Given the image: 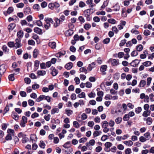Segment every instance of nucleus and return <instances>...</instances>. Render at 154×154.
<instances>
[{"label":"nucleus","mask_w":154,"mask_h":154,"mask_svg":"<svg viewBox=\"0 0 154 154\" xmlns=\"http://www.w3.org/2000/svg\"><path fill=\"white\" fill-rule=\"evenodd\" d=\"M107 68V66L106 65H104L101 66L100 71L102 72L103 75H105L106 74V73L105 71L106 70Z\"/></svg>","instance_id":"nucleus-1"},{"label":"nucleus","mask_w":154,"mask_h":154,"mask_svg":"<svg viewBox=\"0 0 154 154\" xmlns=\"http://www.w3.org/2000/svg\"><path fill=\"white\" fill-rule=\"evenodd\" d=\"M109 61L111 62V64L113 66H117L119 64V60L118 59H114L112 60L111 59H110Z\"/></svg>","instance_id":"nucleus-2"},{"label":"nucleus","mask_w":154,"mask_h":154,"mask_svg":"<svg viewBox=\"0 0 154 154\" xmlns=\"http://www.w3.org/2000/svg\"><path fill=\"white\" fill-rule=\"evenodd\" d=\"M33 30L35 33L39 35H42L43 34L42 30L38 27H35L33 29Z\"/></svg>","instance_id":"nucleus-3"},{"label":"nucleus","mask_w":154,"mask_h":154,"mask_svg":"<svg viewBox=\"0 0 154 154\" xmlns=\"http://www.w3.org/2000/svg\"><path fill=\"white\" fill-rule=\"evenodd\" d=\"M16 24L15 23H11L8 26V29L9 32L11 31L16 27Z\"/></svg>","instance_id":"nucleus-4"},{"label":"nucleus","mask_w":154,"mask_h":154,"mask_svg":"<svg viewBox=\"0 0 154 154\" xmlns=\"http://www.w3.org/2000/svg\"><path fill=\"white\" fill-rule=\"evenodd\" d=\"M24 13L25 14H29V13L31 14L32 12H31V9L30 7L28 5H26L23 9Z\"/></svg>","instance_id":"nucleus-5"},{"label":"nucleus","mask_w":154,"mask_h":154,"mask_svg":"<svg viewBox=\"0 0 154 154\" xmlns=\"http://www.w3.org/2000/svg\"><path fill=\"white\" fill-rule=\"evenodd\" d=\"M74 32L72 29H69L67 30L65 32V34L66 36H71L73 34Z\"/></svg>","instance_id":"nucleus-6"},{"label":"nucleus","mask_w":154,"mask_h":154,"mask_svg":"<svg viewBox=\"0 0 154 154\" xmlns=\"http://www.w3.org/2000/svg\"><path fill=\"white\" fill-rule=\"evenodd\" d=\"M73 67V63L71 62L67 63L64 66L65 68L67 70H70Z\"/></svg>","instance_id":"nucleus-7"},{"label":"nucleus","mask_w":154,"mask_h":154,"mask_svg":"<svg viewBox=\"0 0 154 154\" xmlns=\"http://www.w3.org/2000/svg\"><path fill=\"white\" fill-rule=\"evenodd\" d=\"M112 8H114V9L113 10L115 11H119L120 8V7L119 5L118 2H117L113 6Z\"/></svg>","instance_id":"nucleus-8"},{"label":"nucleus","mask_w":154,"mask_h":154,"mask_svg":"<svg viewBox=\"0 0 154 154\" xmlns=\"http://www.w3.org/2000/svg\"><path fill=\"white\" fill-rule=\"evenodd\" d=\"M24 33L22 30L18 31L17 33V35L19 38H22L23 35Z\"/></svg>","instance_id":"nucleus-9"},{"label":"nucleus","mask_w":154,"mask_h":154,"mask_svg":"<svg viewBox=\"0 0 154 154\" xmlns=\"http://www.w3.org/2000/svg\"><path fill=\"white\" fill-rule=\"evenodd\" d=\"M54 21H55V23H56V24L55 23H54V27H57L58 26H59L60 22V20H59V19L57 17H55L54 19Z\"/></svg>","instance_id":"nucleus-10"},{"label":"nucleus","mask_w":154,"mask_h":154,"mask_svg":"<svg viewBox=\"0 0 154 154\" xmlns=\"http://www.w3.org/2000/svg\"><path fill=\"white\" fill-rule=\"evenodd\" d=\"M11 116L15 120L17 121L18 119V115L15 112L13 111L12 112Z\"/></svg>","instance_id":"nucleus-11"},{"label":"nucleus","mask_w":154,"mask_h":154,"mask_svg":"<svg viewBox=\"0 0 154 154\" xmlns=\"http://www.w3.org/2000/svg\"><path fill=\"white\" fill-rule=\"evenodd\" d=\"M102 133V132L100 131H95L94 132L93 135L94 136V138L97 137Z\"/></svg>","instance_id":"nucleus-12"},{"label":"nucleus","mask_w":154,"mask_h":154,"mask_svg":"<svg viewBox=\"0 0 154 154\" xmlns=\"http://www.w3.org/2000/svg\"><path fill=\"white\" fill-rule=\"evenodd\" d=\"M37 74L39 76H43L46 74V72L45 70H38Z\"/></svg>","instance_id":"nucleus-13"},{"label":"nucleus","mask_w":154,"mask_h":154,"mask_svg":"<svg viewBox=\"0 0 154 154\" xmlns=\"http://www.w3.org/2000/svg\"><path fill=\"white\" fill-rule=\"evenodd\" d=\"M2 49L3 51L5 53H8L9 51L6 45H4L2 46Z\"/></svg>","instance_id":"nucleus-14"},{"label":"nucleus","mask_w":154,"mask_h":154,"mask_svg":"<svg viewBox=\"0 0 154 154\" xmlns=\"http://www.w3.org/2000/svg\"><path fill=\"white\" fill-rule=\"evenodd\" d=\"M38 53V51L37 49L35 48L34 50L33 54V57L34 58H37Z\"/></svg>","instance_id":"nucleus-15"},{"label":"nucleus","mask_w":154,"mask_h":154,"mask_svg":"<svg viewBox=\"0 0 154 154\" xmlns=\"http://www.w3.org/2000/svg\"><path fill=\"white\" fill-rule=\"evenodd\" d=\"M94 11L92 12L91 13H90V12L88 11H87V9L85 10L83 12V15H84V16H90V15L92 14L93 13Z\"/></svg>","instance_id":"nucleus-16"},{"label":"nucleus","mask_w":154,"mask_h":154,"mask_svg":"<svg viewBox=\"0 0 154 154\" xmlns=\"http://www.w3.org/2000/svg\"><path fill=\"white\" fill-rule=\"evenodd\" d=\"M65 111L66 112V114L68 116H69L73 113L72 110L67 109H66L65 110Z\"/></svg>","instance_id":"nucleus-17"},{"label":"nucleus","mask_w":154,"mask_h":154,"mask_svg":"<svg viewBox=\"0 0 154 154\" xmlns=\"http://www.w3.org/2000/svg\"><path fill=\"white\" fill-rule=\"evenodd\" d=\"M49 47L52 49L55 48L56 47V43L54 42H50L48 44Z\"/></svg>","instance_id":"nucleus-18"},{"label":"nucleus","mask_w":154,"mask_h":154,"mask_svg":"<svg viewBox=\"0 0 154 154\" xmlns=\"http://www.w3.org/2000/svg\"><path fill=\"white\" fill-rule=\"evenodd\" d=\"M91 27V24L88 23H85L84 26V28L87 30H89Z\"/></svg>","instance_id":"nucleus-19"},{"label":"nucleus","mask_w":154,"mask_h":154,"mask_svg":"<svg viewBox=\"0 0 154 154\" xmlns=\"http://www.w3.org/2000/svg\"><path fill=\"white\" fill-rule=\"evenodd\" d=\"M39 61L38 60H36L35 61L34 66L35 67L34 68V69L35 70H37L38 69L39 67Z\"/></svg>","instance_id":"nucleus-20"},{"label":"nucleus","mask_w":154,"mask_h":154,"mask_svg":"<svg viewBox=\"0 0 154 154\" xmlns=\"http://www.w3.org/2000/svg\"><path fill=\"white\" fill-rule=\"evenodd\" d=\"M45 95H41L38 98L36 99V101L37 102H39L43 100L44 99Z\"/></svg>","instance_id":"nucleus-21"},{"label":"nucleus","mask_w":154,"mask_h":154,"mask_svg":"<svg viewBox=\"0 0 154 154\" xmlns=\"http://www.w3.org/2000/svg\"><path fill=\"white\" fill-rule=\"evenodd\" d=\"M8 46L10 48L16 47L15 44L14 42H9L7 43Z\"/></svg>","instance_id":"nucleus-22"},{"label":"nucleus","mask_w":154,"mask_h":154,"mask_svg":"<svg viewBox=\"0 0 154 154\" xmlns=\"http://www.w3.org/2000/svg\"><path fill=\"white\" fill-rule=\"evenodd\" d=\"M109 3V1L108 0H106L105 1H104L103 2V3L101 7V9H103L106 6H107Z\"/></svg>","instance_id":"nucleus-23"},{"label":"nucleus","mask_w":154,"mask_h":154,"mask_svg":"<svg viewBox=\"0 0 154 154\" xmlns=\"http://www.w3.org/2000/svg\"><path fill=\"white\" fill-rule=\"evenodd\" d=\"M146 84V81L144 80H142L140 82L139 86L140 87H144Z\"/></svg>","instance_id":"nucleus-24"},{"label":"nucleus","mask_w":154,"mask_h":154,"mask_svg":"<svg viewBox=\"0 0 154 154\" xmlns=\"http://www.w3.org/2000/svg\"><path fill=\"white\" fill-rule=\"evenodd\" d=\"M143 47L141 44H139L136 46V49L137 51H140L143 49Z\"/></svg>","instance_id":"nucleus-25"},{"label":"nucleus","mask_w":154,"mask_h":154,"mask_svg":"<svg viewBox=\"0 0 154 154\" xmlns=\"http://www.w3.org/2000/svg\"><path fill=\"white\" fill-rule=\"evenodd\" d=\"M123 143L126 145H128V146H131L133 144V142L131 140L125 141Z\"/></svg>","instance_id":"nucleus-26"},{"label":"nucleus","mask_w":154,"mask_h":154,"mask_svg":"<svg viewBox=\"0 0 154 154\" xmlns=\"http://www.w3.org/2000/svg\"><path fill=\"white\" fill-rule=\"evenodd\" d=\"M58 73V71L55 69H54L53 71H51V72L50 74L52 75L53 76H55L57 75Z\"/></svg>","instance_id":"nucleus-27"},{"label":"nucleus","mask_w":154,"mask_h":154,"mask_svg":"<svg viewBox=\"0 0 154 154\" xmlns=\"http://www.w3.org/2000/svg\"><path fill=\"white\" fill-rule=\"evenodd\" d=\"M2 69V73L3 74L6 71V69L5 67V66L4 64H2L0 66V71L1 69Z\"/></svg>","instance_id":"nucleus-28"},{"label":"nucleus","mask_w":154,"mask_h":154,"mask_svg":"<svg viewBox=\"0 0 154 154\" xmlns=\"http://www.w3.org/2000/svg\"><path fill=\"white\" fill-rule=\"evenodd\" d=\"M59 111V110L58 108H53L51 110V114H54L56 112H58Z\"/></svg>","instance_id":"nucleus-29"},{"label":"nucleus","mask_w":154,"mask_h":154,"mask_svg":"<svg viewBox=\"0 0 154 154\" xmlns=\"http://www.w3.org/2000/svg\"><path fill=\"white\" fill-rule=\"evenodd\" d=\"M146 121L147 124L149 125H150L152 123V119L151 117H149L146 119Z\"/></svg>","instance_id":"nucleus-30"},{"label":"nucleus","mask_w":154,"mask_h":154,"mask_svg":"<svg viewBox=\"0 0 154 154\" xmlns=\"http://www.w3.org/2000/svg\"><path fill=\"white\" fill-rule=\"evenodd\" d=\"M108 22L112 24H115L116 23V21L113 18H110L107 20Z\"/></svg>","instance_id":"nucleus-31"},{"label":"nucleus","mask_w":154,"mask_h":154,"mask_svg":"<svg viewBox=\"0 0 154 154\" xmlns=\"http://www.w3.org/2000/svg\"><path fill=\"white\" fill-rule=\"evenodd\" d=\"M14 73L12 74H10L8 76V79L9 80L11 81H14Z\"/></svg>","instance_id":"nucleus-32"},{"label":"nucleus","mask_w":154,"mask_h":154,"mask_svg":"<svg viewBox=\"0 0 154 154\" xmlns=\"http://www.w3.org/2000/svg\"><path fill=\"white\" fill-rule=\"evenodd\" d=\"M101 124L102 128H103L104 127H107L109 125L108 123L106 121H104L103 122L101 123Z\"/></svg>","instance_id":"nucleus-33"},{"label":"nucleus","mask_w":154,"mask_h":154,"mask_svg":"<svg viewBox=\"0 0 154 154\" xmlns=\"http://www.w3.org/2000/svg\"><path fill=\"white\" fill-rule=\"evenodd\" d=\"M112 145V143L110 142H106L104 146L107 149L109 148Z\"/></svg>","instance_id":"nucleus-34"},{"label":"nucleus","mask_w":154,"mask_h":154,"mask_svg":"<svg viewBox=\"0 0 154 154\" xmlns=\"http://www.w3.org/2000/svg\"><path fill=\"white\" fill-rule=\"evenodd\" d=\"M40 142V143L39 144V146L41 148L44 149L45 146V143L42 140H41Z\"/></svg>","instance_id":"nucleus-35"},{"label":"nucleus","mask_w":154,"mask_h":154,"mask_svg":"<svg viewBox=\"0 0 154 154\" xmlns=\"http://www.w3.org/2000/svg\"><path fill=\"white\" fill-rule=\"evenodd\" d=\"M150 134L149 132H147L144 134L143 135L146 137L147 140H149L151 137Z\"/></svg>","instance_id":"nucleus-36"},{"label":"nucleus","mask_w":154,"mask_h":154,"mask_svg":"<svg viewBox=\"0 0 154 154\" xmlns=\"http://www.w3.org/2000/svg\"><path fill=\"white\" fill-rule=\"evenodd\" d=\"M127 41V40L125 39L122 40L119 43V46L122 47L125 44Z\"/></svg>","instance_id":"nucleus-37"},{"label":"nucleus","mask_w":154,"mask_h":154,"mask_svg":"<svg viewBox=\"0 0 154 154\" xmlns=\"http://www.w3.org/2000/svg\"><path fill=\"white\" fill-rule=\"evenodd\" d=\"M130 119V116L128 114H125L124 115L123 118V121H128Z\"/></svg>","instance_id":"nucleus-38"},{"label":"nucleus","mask_w":154,"mask_h":154,"mask_svg":"<svg viewBox=\"0 0 154 154\" xmlns=\"http://www.w3.org/2000/svg\"><path fill=\"white\" fill-rule=\"evenodd\" d=\"M14 10V8L12 7H9L7 11V13H8V14H10L12 13Z\"/></svg>","instance_id":"nucleus-39"},{"label":"nucleus","mask_w":154,"mask_h":154,"mask_svg":"<svg viewBox=\"0 0 154 154\" xmlns=\"http://www.w3.org/2000/svg\"><path fill=\"white\" fill-rule=\"evenodd\" d=\"M150 31L148 29H146L144 30L143 34L144 35L147 36L150 34Z\"/></svg>","instance_id":"nucleus-40"},{"label":"nucleus","mask_w":154,"mask_h":154,"mask_svg":"<svg viewBox=\"0 0 154 154\" xmlns=\"http://www.w3.org/2000/svg\"><path fill=\"white\" fill-rule=\"evenodd\" d=\"M122 119L121 117H118L115 119V121L116 123L118 124L121 123L122 121Z\"/></svg>","instance_id":"nucleus-41"},{"label":"nucleus","mask_w":154,"mask_h":154,"mask_svg":"<svg viewBox=\"0 0 154 154\" xmlns=\"http://www.w3.org/2000/svg\"><path fill=\"white\" fill-rule=\"evenodd\" d=\"M87 139H88L86 137H84L80 139L79 140V141L80 143H84L86 141Z\"/></svg>","instance_id":"nucleus-42"},{"label":"nucleus","mask_w":154,"mask_h":154,"mask_svg":"<svg viewBox=\"0 0 154 154\" xmlns=\"http://www.w3.org/2000/svg\"><path fill=\"white\" fill-rule=\"evenodd\" d=\"M5 140H11L12 139L11 134H8L5 138Z\"/></svg>","instance_id":"nucleus-43"},{"label":"nucleus","mask_w":154,"mask_h":154,"mask_svg":"<svg viewBox=\"0 0 154 154\" xmlns=\"http://www.w3.org/2000/svg\"><path fill=\"white\" fill-rule=\"evenodd\" d=\"M33 8L34 9H37L38 11H39L40 9V7L39 5L38 4H35L33 6Z\"/></svg>","instance_id":"nucleus-44"},{"label":"nucleus","mask_w":154,"mask_h":154,"mask_svg":"<svg viewBox=\"0 0 154 154\" xmlns=\"http://www.w3.org/2000/svg\"><path fill=\"white\" fill-rule=\"evenodd\" d=\"M28 43L29 45L33 46L35 45V42L33 40L31 39L28 41Z\"/></svg>","instance_id":"nucleus-45"},{"label":"nucleus","mask_w":154,"mask_h":154,"mask_svg":"<svg viewBox=\"0 0 154 154\" xmlns=\"http://www.w3.org/2000/svg\"><path fill=\"white\" fill-rule=\"evenodd\" d=\"M110 41V38H107L104 39L103 41V43L104 44H108Z\"/></svg>","instance_id":"nucleus-46"},{"label":"nucleus","mask_w":154,"mask_h":154,"mask_svg":"<svg viewBox=\"0 0 154 154\" xmlns=\"http://www.w3.org/2000/svg\"><path fill=\"white\" fill-rule=\"evenodd\" d=\"M25 82L27 84H29L30 83L31 80L30 78L28 77H26L24 79Z\"/></svg>","instance_id":"nucleus-47"},{"label":"nucleus","mask_w":154,"mask_h":154,"mask_svg":"<svg viewBox=\"0 0 154 154\" xmlns=\"http://www.w3.org/2000/svg\"><path fill=\"white\" fill-rule=\"evenodd\" d=\"M85 97V94L84 92H82L77 95L78 97L80 98H84Z\"/></svg>","instance_id":"nucleus-48"},{"label":"nucleus","mask_w":154,"mask_h":154,"mask_svg":"<svg viewBox=\"0 0 154 154\" xmlns=\"http://www.w3.org/2000/svg\"><path fill=\"white\" fill-rule=\"evenodd\" d=\"M39 116V115L38 113L36 112H35L31 115V117L32 119H34L35 118L38 117Z\"/></svg>","instance_id":"nucleus-49"},{"label":"nucleus","mask_w":154,"mask_h":154,"mask_svg":"<svg viewBox=\"0 0 154 154\" xmlns=\"http://www.w3.org/2000/svg\"><path fill=\"white\" fill-rule=\"evenodd\" d=\"M142 111V108L141 107H138L135 109V112L137 114H139Z\"/></svg>","instance_id":"nucleus-50"},{"label":"nucleus","mask_w":154,"mask_h":154,"mask_svg":"<svg viewBox=\"0 0 154 154\" xmlns=\"http://www.w3.org/2000/svg\"><path fill=\"white\" fill-rule=\"evenodd\" d=\"M86 87L87 88H90L92 87V84L91 83L89 82H87L86 83Z\"/></svg>","instance_id":"nucleus-51"},{"label":"nucleus","mask_w":154,"mask_h":154,"mask_svg":"<svg viewBox=\"0 0 154 154\" xmlns=\"http://www.w3.org/2000/svg\"><path fill=\"white\" fill-rule=\"evenodd\" d=\"M108 138V136L107 135H103L101 137V140L103 141H104Z\"/></svg>","instance_id":"nucleus-52"},{"label":"nucleus","mask_w":154,"mask_h":154,"mask_svg":"<svg viewBox=\"0 0 154 154\" xmlns=\"http://www.w3.org/2000/svg\"><path fill=\"white\" fill-rule=\"evenodd\" d=\"M44 99L45 100H46L48 102L50 103L51 102V99L52 98L49 96H45V95Z\"/></svg>","instance_id":"nucleus-53"},{"label":"nucleus","mask_w":154,"mask_h":154,"mask_svg":"<svg viewBox=\"0 0 154 154\" xmlns=\"http://www.w3.org/2000/svg\"><path fill=\"white\" fill-rule=\"evenodd\" d=\"M73 126L76 128H78L79 126V124L76 121H74L73 122Z\"/></svg>","instance_id":"nucleus-54"},{"label":"nucleus","mask_w":154,"mask_h":154,"mask_svg":"<svg viewBox=\"0 0 154 154\" xmlns=\"http://www.w3.org/2000/svg\"><path fill=\"white\" fill-rule=\"evenodd\" d=\"M32 88L33 90H35L38 88H39V85L37 84H35L32 85Z\"/></svg>","instance_id":"nucleus-55"},{"label":"nucleus","mask_w":154,"mask_h":154,"mask_svg":"<svg viewBox=\"0 0 154 154\" xmlns=\"http://www.w3.org/2000/svg\"><path fill=\"white\" fill-rule=\"evenodd\" d=\"M35 23L36 25L38 26H42V23L40 20H36Z\"/></svg>","instance_id":"nucleus-56"},{"label":"nucleus","mask_w":154,"mask_h":154,"mask_svg":"<svg viewBox=\"0 0 154 154\" xmlns=\"http://www.w3.org/2000/svg\"><path fill=\"white\" fill-rule=\"evenodd\" d=\"M20 94L22 97H26L27 95L26 92L24 91H21L20 92Z\"/></svg>","instance_id":"nucleus-57"},{"label":"nucleus","mask_w":154,"mask_h":154,"mask_svg":"<svg viewBox=\"0 0 154 154\" xmlns=\"http://www.w3.org/2000/svg\"><path fill=\"white\" fill-rule=\"evenodd\" d=\"M146 140L147 139L143 136H141L139 138V140L142 143L145 142Z\"/></svg>","instance_id":"nucleus-58"},{"label":"nucleus","mask_w":154,"mask_h":154,"mask_svg":"<svg viewBox=\"0 0 154 154\" xmlns=\"http://www.w3.org/2000/svg\"><path fill=\"white\" fill-rule=\"evenodd\" d=\"M29 105L30 106H33L34 105L35 103L34 101L31 99H29L28 100Z\"/></svg>","instance_id":"nucleus-59"},{"label":"nucleus","mask_w":154,"mask_h":154,"mask_svg":"<svg viewBox=\"0 0 154 154\" xmlns=\"http://www.w3.org/2000/svg\"><path fill=\"white\" fill-rule=\"evenodd\" d=\"M9 124H8L7 125L6 123H2V128L3 130H5L7 127V125H8Z\"/></svg>","instance_id":"nucleus-60"},{"label":"nucleus","mask_w":154,"mask_h":154,"mask_svg":"<svg viewBox=\"0 0 154 154\" xmlns=\"http://www.w3.org/2000/svg\"><path fill=\"white\" fill-rule=\"evenodd\" d=\"M125 154H130L131 153V149L130 148L126 149L125 151Z\"/></svg>","instance_id":"nucleus-61"},{"label":"nucleus","mask_w":154,"mask_h":154,"mask_svg":"<svg viewBox=\"0 0 154 154\" xmlns=\"http://www.w3.org/2000/svg\"><path fill=\"white\" fill-rule=\"evenodd\" d=\"M47 5V3L45 1L42 2L41 4V6L42 8H45Z\"/></svg>","instance_id":"nucleus-62"},{"label":"nucleus","mask_w":154,"mask_h":154,"mask_svg":"<svg viewBox=\"0 0 154 154\" xmlns=\"http://www.w3.org/2000/svg\"><path fill=\"white\" fill-rule=\"evenodd\" d=\"M138 54V52L135 50L133 51L131 53V56L132 57H135Z\"/></svg>","instance_id":"nucleus-63"},{"label":"nucleus","mask_w":154,"mask_h":154,"mask_svg":"<svg viewBox=\"0 0 154 154\" xmlns=\"http://www.w3.org/2000/svg\"><path fill=\"white\" fill-rule=\"evenodd\" d=\"M69 50L72 52H75L76 50V49L74 46L73 45L71 46L69 48Z\"/></svg>","instance_id":"nucleus-64"}]
</instances>
